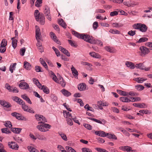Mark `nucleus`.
<instances>
[{"instance_id":"nucleus-48","label":"nucleus","mask_w":152,"mask_h":152,"mask_svg":"<svg viewBox=\"0 0 152 152\" xmlns=\"http://www.w3.org/2000/svg\"><path fill=\"white\" fill-rule=\"evenodd\" d=\"M65 148L66 150L70 152H76L72 148L69 146H66Z\"/></svg>"},{"instance_id":"nucleus-59","label":"nucleus","mask_w":152,"mask_h":152,"mask_svg":"<svg viewBox=\"0 0 152 152\" xmlns=\"http://www.w3.org/2000/svg\"><path fill=\"white\" fill-rule=\"evenodd\" d=\"M84 126L88 130H91L92 129V126L88 124H84Z\"/></svg>"},{"instance_id":"nucleus-56","label":"nucleus","mask_w":152,"mask_h":152,"mask_svg":"<svg viewBox=\"0 0 152 152\" xmlns=\"http://www.w3.org/2000/svg\"><path fill=\"white\" fill-rule=\"evenodd\" d=\"M36 38L37 40H41L42 39V36L41 35V33H38L36 34Z\"/></svg>"},{"instance_id":"nucleus-34","label":"nucleus","mask_w":152,"mask_h":152,"mask_svg":"<svg viewBox=\"0 0 152 152\" xmlns=\"http://www.w3.org/2000/svg\"><path fill=\"white\" fill-rule=\"evenodd\" d=\"M141 24V23L134 24L132 25V27L134 29L139 30Z\"/></svg>"},{"instance_id":"nucleus-23","label":"nucleus","mask_w":152,"mask_h":152,"mask_svg":"<svg viewBox=\"0 0 152 152\" xmlns=\"http://www.w3.org/2000/svg\"><path fill=\"white\" fill-rule=\"evenodd\" d=\"M63 114L64 117L66 118H68L69 117L72 118V116L70 113H69V112H67V111H63Z\"/></svg>"},{"instance_id":"nucleus-51","label":"nucleus","mask_w":152,"mask_h":152,"mask_svg":"<svg viewBox=\"0 0 152 152\" xmlns=\"http://www.w3.org/2000/svg\"><path fill=\"white\" fill-rule=\"evenodd\" d=\"M57 83L61 84V86L63 87H64L66 85V83L64 80H58Z\"/></svg>"},{"instance_id":"nucleus-46","label":"nucleus","mask_w":152,"mask_h":152,"mask_svg":"<svg viewBox=\"0 0 152 152\" xmlns=\"http://www.w3.org/2000/svg\"><path fill=\"white\" fill-rule=\"evenodd\" d=\"M35 69L36 71L37 72H43L42 68L40 66H36L35 67Z\"/></svg>"},{"instance_id":"nucleus-7","label":"nucleus","mask_w":152,"mask_h":152,"mask_svg":"<svg viewBox=\"0 0 152 152\" xmlns=\"http://www.w3.org/2000/svg\"><path fill=\"white\" fill-rule=\"evenodd\" d=\"M29 88V85L25 82L24 80L20 81V88L22 89L26 90Z\"/></svg>"},{"instance_id":"nucleus-8","label":"nucleus","mask_w":152,"mask_h":152,"mask_svg":"<svg viewBox=\"0 0 152 152\" xmlns=\"http://www.w3.org/2000/svg\"><path fill=\"white\" fill-rule=\"evenodd\" d=\"M91 37L89 35L82 34L81 39H84L88 42L91 43Z\"/></svg>"},{"instance_id":"nucleus-3","label":"nucleus","mask_w":152,"mask_h":152,"mask_svg":"<svg viewBox=\"0 0 152 152\" xmlns=\"http://www.w3.org/2000/svg\"><path fill=\"white\" fill-rule=\"evenodd\" d=\"M7 43V42L6 39H3L2 40L0 46V52L1 53H3L5 51Z\"/></svg>"},{"instance_id":"nucleus-22","label":"nucleus","mask_w":152,"mask_h":152,"mask_svg":"<svg viewBox=\"0 0 152 152\" xmlns=\"http://www.w3.org/2000/svg\"><path fill=\"white\" fill-rule=\"evenodd\" d=\"M78 88L80 91H82L86 89V85L84 83H83L78 86Z\"/></svg>"},{"instance_id":"nucleus-37","label":"nucleus","mask_w":152,"mask_h":152,"mask_svg":"<svg viewBox=\"0 0 152 152\" xmlns=\"http://www.w3.org/2000/svg\"><path fill=\"white\" fill-rule=\"evenodd\" d=\"M43 87L41 89L43 90V91L46 94H48L49 93L50 91L49 88L44 85L43 86Z\"/></svg>"},{"instance_id":"nucleus-26","label":"nucleus","mask_w":152,"mask_h":152,"mask_svg":"<svg viewBox=\"0 0 152 152\" xmlns=\"http://www.w3.org/2000/svg\"><path fill=\"white\" fill-rule=\"evenodd\" d=\"M24 66L25 68L27 70H30L31 68L30 64L26 61L24 62Z\"/></svg>"},{"instance_id":"nucleus-2","label":"nucleus","mask_w":152,"mask_h":152,"mask_svg":"<svg viewBox=\"0 0 152 152\" xmlns=\"http://www.w3.org/2000/svg\"><path fill=\"white\" fill-rule=\"evenodd\" d=\"M15 36L11 38L12 40V45L13 48L15 49L17 45L18 39V31L16 30L15 31Z\"/></svg>"},{"instance_id":"nucleus-53","label":"nucleus","mask_w":152,"mask_h":152,"mask_svg":"<svg viewBox=\"0 0 152 152\" xmlns=\"http://www.w3.org/2000/svg\"><path fill=\"white\" fill-rule=\"evenodd\" d=\"M95 149L99 152H109L105 149H101L100 148H96Z\"/></svg>"},{"instance_id":"nucleus-5","label":"nucleus","mask_w":152,"mask_h":152,"mask_svg":"<svg viewBox=\"0 0 152 152\" xmlns=\"http://www.w3.org/2000/svg\"><path fill=\"white\" fill-rule=\"evenodd\" d=\"M35 116L36 120L38 121H39L38 122V124L45 123L47 122V120L45 117L42 115L36 114L35 115Z\"/></svg>"},{"instance_id":"nucleus-64","label":"nucleus","mask_w":152,"mask_h":152,"mask_svg":"<svg viewBox=\"0 0 152 152\" xmlns=\"http://www.w3.org/2000/svg\"><path fill=\"white\" fill-rule=\"evenodd\" d=\"M68 41L69 43L72 46L75 47H77V45H76L74 42L71 40H68Z\"/></svg>"},{"instance_id":"nucleus-4","label":"nucleus","mask_w":152,"mask_h":152,"mask_svg":"<svg viewBox=\"0 0 152 152\" xmlns=\"http://www.w3.org/2000/svg\"><path fill=\"white\" fill-rule=\"evenodd\" d=\"M44 12L46 18L49 21H51V17L50 14L49 8L47 6H45V7Z\"/></svg>"},{"instance_id":"nucleus-39","label":"nucleus","mask_w":152,"mask_h":152,"mask_svg":"<svg viewBox=\"0 0 152 152\" xmlns=\"http://www.w3.org/2000/svg\"><path fill=\"white\" fill-rule=\"evenodd\" d=\"M113 26L115 28H120L123 26V24L121 23H113L112 24Z\"/></svg>"},{"instance_id":"nucleus-20","label":"nucleus","mask_w":152,"mask_h":152,"mask_svg":"<svg viewBox=\"0 0 152 152\" xmlns=\"http://www.w3.org/2000/svg\"><path fill=\"white\" fill-rule=\"evenodd\" d=\"M133 105L135 107H137L141 108H145L147 107V106L145 104L141 103H134Z\"/></svg>"},{"instance_id":"nucleus-36","label":"nucleus","mask_w":152,"mask_h":152,"mask_svg":"<svg viewBox=\"0 0 152 152\" xmlns=\"http://www.w3.org/2000/svg\"><path fill=\"white\" fill-rule=\"evenodd\" d=\"M36 136L37 138L39 140L44 141H45L47 140L46 138L43 135H40L38 134L36 135Z\"/></svg>"},{"instance_id":"nucleus-33","label":"nucleus","mask_w":152,"mask_h":152,"mask_svg":"<svg viewBox=\"0 0 152 152\" xmlns=\"http://www.w3.org/2000/svg\"><path fill=\"white\" fill-rule=\"evenodd\" d=\"M107 136V137L109 139H112L114 140H117V138L115 135L114 134H109L108 133L106 134Z\"/></svg>"},{"instance_id":"nucleus-45","label":"nucleus","mask_w":152,"mask_h":152,"mask_svg":"<svg viewBox=\"0 0 152 152\" xmlns=\"http://www.w3.org/2000/svg\"><path fill=\"white\" fill-rule=\"evenodd\" d=\"M148 40V39L145 37H142L140 38L137 42L139 43L142 42H145L147 41Z\"/></svg>"},{"instance_id":"nucleus-38","label":"nucleus","mask_w":152,"mask_h":152,"mask_svg":"<svg viewBox=\"0 0 152 152\" xmlns=\"http://www.w3.org/2000/svg\"><path fill=\"white\" fill-rule=\"evenodd\" d=\"M136 67L137 68H139L141 69H145V67L144 65L142 63H139L138 64H136L135 65Z\"/></svg>"},{"instance_id":"nucleus-15","label":"nucleus","mask_w":152,"mask_h":152,"mask_svg":"<svg viewBox=\"0 0 152 152\" xmlns=\"http://www.w3.org/2000/svg\"><path fill=\"white\" fill-rule=\"evenodd\" d=\"M106 50L110 53H114L116 52V50L112 47L107 46L105 47Z\"/></svg>"},{"instance_id":"nucleus-50","label":"nucleus","mask_w":152,"mask_h":152,"mask_svg":"<svg viewBox=\"0 0 152 152\" xmlns=\"http://www.w3.org/2000/svg\"><path fill=\"white\" fill-rule=\"evenodd\" d=\"M84 108L87 109V110H90L94 112V110L92 108V107H90L89 105L88 104H86L84 106Z\"/></svg>"},{"instance_id":"nucleus-27","label":"nucleus","mask_w":152,"mask_h":152,"mask_svg":"<svg viewBox=\"0 0 152 152\" xmlns=\"http://www.w3.org/2000/svg\"><path fill=\"white\" fill-rule=\"evenodd\" d=\"M39 61L41 64L43 65V66L47 69L48 70V66L44 60L42 58H40L39 59Z\"/></svg>"},{"instance_id":"nucleus-9","label":"nucleus","mask_w":152,"mask_h":152,"mask_svg":"<svg viewBox=\"0 0 152 152\" xmlns=\"http://www.w3.org/2000/svg\"><path fill=\"white\" fill-rule=\"evenodd\" d=\"M8 145L9 147L12 149L17 150L19 148L18 145L16 144L15 142H9Z\"/></svg>"},{"instance_id":"nucleus-30","label":"nucleus","mask_w":152,"mask_h":152,"mask_svg":"<svg viewBox=\"0 0 152 152\" xmlns=\"http://www.w3.org/2000/svg\"><path fill=\"white\" fill-rule=\"evenodd\" d=\"M120 100L122 102H131V100L126 97H122L120 98Z\"/></svg>"},{"instance_id":"nucleus-1","label":"nucleus","mask_w":152,"mask_h":152,"mask_svg":"<svg viewBox=\"0 0 152 152\" xmlns=\"http://www.w3.org/2000/svg\"><path fill=\"white\" fill-rule=\"evenodd\" d=\"M20 104L21 105L22 108L25 111L30 113H34V111L32 108L30 107H28L26 105L25 102L20 99Z\"/></svg>"},{"instance_id":"nucleus-60","label":"nucleus","mask_w":152,"mask_h":152,"mask_svg":"<svg viewBox=\"0 0 152 152\" xmlns=\"http://www.w3.org/2000/svg\"><path fill=\"white\" fill-rule=\"evenodd\" d=\"M43 124L44 128L50 129L51 127V126L48 124H45L44 123H42Z\"/></svg>"},{"instance_id":"nucleus-62","label":"nucleus","mask_w":152,"mask_h":152,"mask_svg":"<svg viewBox=\"0 0 152 152\" xmlns=\"http://www.w3.org/2000/svg\"><path fill=\"white\" fill-rule=\"evenodd\" d=\"M93 26L94 29L96 30L98 26V23L96 21L94 22L93 24Z\"/></svg>"},{"instance_id":"nucleus-40","label":"nucleus","mask_w":152,"mask_h":152,"mask_svg":"<svg viewBox=\"0 0 152 152\" xmlns=\"http://www.w3.org/2000/svg\"><path fill=\"white\" fill-rule=\"evenodd\" d=\"M26 51V48L25 47H23L20 49V54L22 56H23L25 54Z\"/></svg>"},{"instance_id":"nucleus-47","label":"nucleus","mask_w":152,"mask_h":152,"mask_svg":"<svg viewBox=\"0 0 152 152\" xmlns=\"http://www.w3.org/2000/svg\"><path fill=\"white\" fill-rule=\"evenodd\" d=\"M1 130L2 133H6V134H9L11 132L7 128L2 129Z\"/></svg>"},{"instance_id":"nucleus-13","label":"nucleus","mask_w":152,"mask_h":152,"mask_svg":"<svg viewBox=\"0 0 152 152\" xmlns=\"http://www.w3.org/2000/svg\"><path fill=\"white\" fill-rule=\"evenodd\" d=\"M0 104L4 107L8 108L11 107V105L4 100H0Z\"/></svg>"},{"instance_id":"nucleus-58","label":"nucleus","mask_w":152,"mask_h":152,"mask_svg":"<svg viewBox=\"0 0 152 152\" xmlns=\"http://www.w3.org/2000/svg\"><path fill=\"white\" fill-rule=\"evenodd\" d=\"M5 125L6 127H8L9 128H10L12 126V125L11 124V122L10 121L6 122Z\"/></svg>"},{"instance_id":"nucleus-17","label":"nucleus","mask_w":152,"mask_h":152,"mask_svg":"<svg viewBox=\"0 0 152 152\" xmlns=\"http://www.w3.org/2000/svg\"><path fill=\"white\" fill-rule=\"evenodd\" d=\"M58 23L60 26L64 28H66V25L64 20L61 18L59 19L58 21Z\"/></svg>"},{"instance_id":"nucleus-28","label":"nucleus","mask_w":152,"mask_h":152,"mask_svg":"<svg viewBox=\"0 0 152 152\" xmlns=\"http://www.w3.org/2000/svg\"><path fill=\"white\" fill-rule=\"evenodd\" d=\"M117 93L120 94L125 96H128V92L123 91L121 90H117Z\"/></svg>"},{"instance_id":"nucleus-25","label":"nucleus","mask_w":152,"mask_h":152,"mask_svg":"<svg viewBox=\"0 0 152 152\" xmlns=\"http://www.w3.org/2000/svg\"><path fill=\"white\" fill-rule=\"evenodd\" d=\"M63 94L66 96H68L71 95V93L65 89H63L61 91Z\"/></svg>"},{"instance_id":"nucleus-41","label":"nucleus","mask_w":152,"mask_h":152,"mask_svg":"<svg viewBox=\"0 0 152 152\" xmlns=\"http://www.w3.org/2000/svg\"><path fill=\"white\" fill-rule=\"evenodd\" d=\"M109 32L114 34H120V32L116 30H114L112 29H110Z\"/></svg>"},{"instance_id":"nucleus-61","label":"nucleus","mask_w":152,"mask_h":152,"mask_svg":"<svg viewBox=\"0 0 152 152\" xmlns=\"http://www.w3.org/2000/svg\"><path fill=\"white\" fill-rule=\"evenodd\" d=\"M11 115L12 116L15 117L17 119H19V113H17L16 112H14L12 113Z\"/></svg>"},{"instance_id":"nucleus-31","label":"nucleus","mask_w":152,"mask_h":152,"mask_svg":"<svg viewBox=\"0 0 152 152\" xmlns=\"http://www.w3.org/2000/svg\"><path fill=\"white\" fill-rule=\"evenodd\" d=\"M27 148L30 152H39L37 150L31 146H28Z\"/></svg>"},{"instance_id":"nucleus-16","label":"nucleus","mask_w":152,"mask_h":152,"mask_svg":"<svg viewBox=\"0 0 152 152\" xmlns=\"http://www.w3.org/2000/svg\"><path fill=\"white\" fill-rule=\"evenodd\" d=\"M37 128L39 131L42 132H46L49 130L48 129L46 130L44 127L43 124L40 125H38L37 126Z\"/></svg>"},{"instance_id":"nucleus-42","label":"nucleus","mask_w":152,"mask_h":152,"mask_svg":"<svg viewBox=\"0 0 152 152\" xmlns=\"http://www.w3.org/2000/svg\"><path fill=\"white\" fill-rule=\"evenodd\" d=\"M71 70L72 72V73L74 75H78V72L75 68L72 66V67L71 68Z\"/></svg>"},{"instance_id":"nucleus-6","label":"nucleus","mask_w":152,"mask_h":152,"mask_svg":"<svg viewBox=\"0 0 152 152\" xmlns=\"http://www.w3.org/2000/svg\"><path fill=\"white\" fill-rule=\"evenodd\" d=\"M139 49L141 53L140 55L142 56H145L146 54H148L150 52L149 49L146 47L144 46L140 47Z\"/></svg>"},{"instance_id":"nucleus-21","label":"nucleus","mask_w":152,"mask_h":152,"mask_svg":"<svg viewBox=\"0 0 152 152\" xmlns=\"http://www.w3.org/2000/svg\"><path fill=\"white\" fill-rule=\"evenodd\" d=\"M126 65L127 67L131 69H133L134 68V64L131 62L126 61Z\"/></svg>"},{"instance_id":"nucleus-12","label":"nucleus","mask_w":152,"mask_h":152,"mask_svg":"<svg viewBox=\"0 0 152 152\" xmlns=\"http://www.w3.org/2000/svg\"><path fill=\"white\" fill-rule=\"evenodd\" d=\"M119 148L123 151H126L127 152H130L132 149L131 147L128 146H121Z\"/></svg>"},{"instance_id":"nucleus-57","label":"nucleus","mask_w":152,"mask_h":152,"mask_svg":"<svg viewBox=\"0 0 152 152\" xmlns=\"http://www.w3.org/2000/svg\"><path fill=\"white\" fill-rule=\"evenodd\" d=\"M67 124L70 126H72L73 124V122L70 118H69L66 119Z\"/></svg>"},{"instance_id":"nucleus-29","label":"nucleus","mask_w":152,"mask_h":152,"mask_svg":"<svg viewBox=\"0 0 152 152\" xmlns=\"http://www.w3.org/2000/svg\"><path fill=\"white\" fill-rule=\"evenodd\" d=\"M40 15V13L39 12L38 10H36L35 11L34 13V15L35 18L36 20L37 21H38L39 20V15Z\"/></svg>"},{"instance_id":"nucleus-63","label":"nucleus","mask_w":152,"mask_h":152,"mask_svg":"<svg viewBox=\"0 0 152 152\" xmlns=\"http://www.w3.org/2000/svg\"><path fill=\"white\" fill-rule=\"evenodd\" d=\"M128 34L130 36H133L135 34L136 31H130L128 32Z\"/></svg>"},{"instance_id":"nucleus-54","label":"nucleus","mask_w":152,"mask_h":152,"mask_svg":"<svg viewBox=\"0 0 152 152\" xmlns=\"http://www.w3.org/2000/svg\"><path fill=\"white\" fill-rule=\"evenodd\" d=\"M12 131L14 133L18 134L19 133V128H12Z\"/></svg>"},{"instance_id":"nucleus-18","label":"nucleus","mask_w":152,"mask_h":152,"mask_svg":"<svg viewBox=\"0 0 152 152\" xmlns=\"http://www.w3.org/2000/svg\"><path fill=\"white\" fill-rule=\"evenodd\" d=\"M147 28H148L145 25L141 23L139 30L142 32H145L147 31Z\"/></svg>"},{"instance_id":"nucleus-32","label":"nucleus","mask_w":152,"mask_h":152,"mask_svg":"<svg viewBox=\"0 0 152 152\" xmlns=\"http://www.w3.org/2000/svg\"><path fill=\"white\" fill-rule=\"evenodd\" d=\"M146 79H144L143 77H137L135 78L134 80L138 83H142Z\"/></svg>"},{"instance_id":"nucleus-43","label":"nucleus","mask_w":152,"mask_h":152,"mask_svg":"<svg viewBox=\"0 0 152 152\" xmlns=\"http://www.w3.org/2000/svg\"><path fill=\"white\" fill-rule=\"evenodd\" d=\"M72 34L74 35H75V36L77 37L78 38L81 39L82 34H80L77 32L74 31H73Z\"/></svg>"},{"instance_id":"nucleus-44","label":"nucleus","mask_w":152,"mask_h":152,"mask_svg":"<svg viewBox=\"0 0 152 152\" xmlns=\"http://www.w3.org/2000/svg\"><path fill=\"white\" fill-rule=\"evenodd\" d=\"M135 87L136 89L139 91L142 90L144 88V87L143 86L140 85H137L135 86Z\"/></svg>"},{"instance_id":"nucleus-14","label":"nucleus","mask_w":152,"mask_h":152,"mask_svg":"<svg viewBox=\"0 0 152 152\" xmlns=\"http://www.w3.org/2000/svg\"><path fill=\"white\" fill-rule=\"evenodd\" d=\"M95 133L96 135L100 137H104L107 136L106 134H105L104 131H96Z\"/></svg>"},{"instance_id":"nucleus-24","label":"nucleus","mask_w":152,"mask_h":152,"mask_svg":"<svg viewBox=\"0 0 152 152\" xmlns=\"http://www.w3.org/2000/svg\"><path fill=\"white\" fill-rule=\"evenodd\" d=\"M21 97L23 99L26 100L28 103L30 104H31L32 103L31 101L26 94L21 95Z\"/></svg>"},{"instance_id":"nucleus-55","label":"nucleus","mask_w":152,"mask_h":152,"mask_svg":"<svg viewBox=\"0 0 152 152\" xmlns=\"http://www.w3.org/2000/svg\"><path fill=\"white\" fill-rule=\"evenodd\" d=\"M5 87L10 92L12 91V88L8 83H7L5 85Z\"/></svg>"},{"instance_id":"nucleus-52","label":"nucleus","mask_w":152,"mask_h":152,"mask_svg":"<svg viewBox=\"0 0 152 152\" xmlns=\"http://www.w3.org/2000/svg\"><path fill=\"white\" fill-rule=\"evenodd\" d=\"M82 151L83 152H92L91 150L86 148H82Z\"/></svg>"},{"instance_id":"nucleus-35","label":"nucleus","mask_w":152,"mask_h":152,"mask_svg":"<svg viewBox=\"0 0 152 152\" xmlns=\"http://www.w3.org/2000/svg\"><path fill=\"white\" fill-rule=\"evenodd\" d=\"M16 65V63H14L11 65L9 68V70L12 73L13 72V70H15V66Z\"/></svg>"},{"instance_id":"nucleus-49","label":"nucleus","mask_w":152,"mask_h":152,"mask_svg":"<svg viewBox=\"0 0 152 152\" xmlns=\"http://www.w3.org/2000/svg\"><path fill=\"white\" fill-rule=\"evenodd\" d=\"M59 134L63 140L65 141L67 140V137L65 134L62 133H59Z\"/></svg>"},{"instance_id":"nucleus-10","label":"nucleus","mask_w":152,"mask_h":152,"mask_svg":"<svg viewBox=\"0 0 152 152\" xmlns=\"http://www.w3.org/2000/svg\"><path fill=\"white\" fill-rule=\"evenodd\" d=\"M59 50L61 51L63 53L66 55L68 57L70 56V54L68 51L66 49L63 48L60 46H58V47Z\"/></svg>"},{"instance_id":"nucleus-19","label":"nucleus","mask_w":152,"mask_h":152,"mask_svg":"<svg viewBox=\"0 0 152 152\" xmlns=\"http://www.w3.org/2000/svg\"><path fill=\"white\" fill-rule=\"evenodd\" d=\"M45 18L43 14H41L39 15V20L40 23L41 25H44L45 22Z\"/></svg>"},{"instance_id":"nucleus-11","label":"nucleus","mask_w":152,"mask_h":152,"mask_svg":"<svg viewBox=\"0 0 152 152\" xmlns=\"http://www.w3.org/2000/svg\"><path fill=\"white\" fill-rule=\"evenodd\" d=\"M50 34L51 35V37L53 40L58 44L60 45L61 42L59 40L57 39V37L56 36L55 34L52 32L50 33Z\"/></svg>"}]
</instances>
